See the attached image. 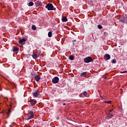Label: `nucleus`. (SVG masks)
Listing matches in <instances>:
<instances>
[{"label":"nucleus","instance_id":"nucleus-1","mask_svg":"<svg viewBox=\"0 0 127 127\" xmlns=\"http://www.w3.org/2000/svg\"><path fill=\"white\" fill-rule=\"evenodd\" d=\"M46 8H47L48 10H56V8L54 7L53 4L50 3L47 4L46 5Z\"/></svg>","mask_w":127,"mask_h":127},{"label":"nucleus","instance_id":"nucleus-2","mask_svg":"<svg viewBox=\"0 0 127 127\" xmlns=\"http://www.w3.org/2000/svg\"><path fill=\"white\" fill-rule=\"evenodd\" d=\"M94 60L91 57H88L84 59V62L85 63H90V62H93Z\"/></svg>","mask_w":127,"mask_h":127},{"label":"nucleus","instance_id":"nucleus-3","mask_svg":"<svg viewBox=\"0 0 127 127\" xmlns=\"http://www.w3.org/2000/svg\"><path fill=\"white\" fill-rule=\"evenodd\" d=\"M120 21H121V22H123V23H127V15L122 16L120 18Z\"/></svg>","mask_w":127,"mask_h":127},{"label":"nucleus","instance_id":"nucleus-4","mask_svg":"<svg viewBox=\"0 0 127 127\" xmlns=\"http://www.w3.org/2000/svg\"><path fill=\"white\" fill-rule=\"evenodd\" d=\"M59 82V77L58 76L55 77L54 78L52 79V83L53 84H57Z\"/></svg>","mask_w":127,"mask_h":127},{"label":"nucleus","instance_id":"nucleus-5","mask_svg":"<svg viewBox=\"0 0 127 127\" xmlns=\"http://www.w3.org/2000/svg\"><path fill=\"white\" fill-rule=\"evenodd\" d=\"M29 115H30V116L28 117V120H31V119H33V117H34V113H33V112L30 111L29 112Z\"/></svg>","mask_w":127,"mask_h":127},{"label":"nucleus","instance_id":"nucleus-6","mask_svg":"<svg viewBox=\"0 0 127 127\" xmlns=\"http://www.w3.org/2000/svg\"><path fill=\"white\" fill-rule=\"evenodd\" d=\"M35 4H36V6H42V3L39 0L36 1Z\"/></svg>","mask_w":127,"mask_h":127},{"label":"nucleus","instance_id":"nucleus-7","mask_svg":"<svg viewBox=\"0 0 127 127\" xmlns=\"http://www.w3.org/2000/svg\"><path fill=\"white\" fill-rule=\"evenodd\" d=\"M104 58L105 60H110V59H111V55L106 54L104 56Z\"/></svg>","mask_w":127,"mask_h":127},{"label":"nucleus","instance_id":"nucleus-8","mask_svg":"<svg viewBox=\"0 0 127 127\" xmlns=\"http://www.w3.org/2000/svg\"><path fill=\"white\" fill-rule=\"evenodd\" d=\"M40 93V92H39V91L37 90V91L33 93V96H34V97H38Z\"/></svg>","mask_w":127,"mask_h":127},{"label":"nucleus","instance_id":"nucleus-9","mask_svg":"<svg viewBox=\"0 0 127 127\" xmlns=\"http://www.w3.org/2000/svg\"><path fill=\"white\" fill-rule=\"evenodd\" d=\"M30 104L32 106H34V105L36 104V100L35 99H32L30 101Z\"/></svg>","mask_w":127,"mask_h":127},{"label":"nucleus","instance_id":"nucleus-10","mask_svg":"<svg viewBox=\"0 0 127 127\" xmlns=\"http://www.w3.org/2000/svg\"><path fill=\"white\" fill-rule=\"evenodd\" d=\"M25 41H26V40H25V39H22L19 41V43L21 45H23V42H25Z\"/></svg>","mask_w":127,"mask_h":127},{"label":"nucleus","instance_id":"nucleus-11","mask_svg":"<svg viewBox=\"0 0 127 127\" xmlns=\"http://www.w3.org/2000/svg\"><path fill=\"white\" fill-rule=\"evenodd\" d=\"M87 75H88V72L85 71V72H83L81 73L80 74V76L81 77H86L87 76Z\"/></svg>","mask_w":127,"mask_h":127},{"label":"nucleus","instance_id":"nucleus-12","mask_svg":"<svg viewBox=\"0 0 127 127\" xmlns=\"http://www.w3.org/2000/svg\"><path fill=\"white\" fill-rule=\"evenodd\" d=\"M19 51V49L16 47H13V52H17Z\"/></svg>","mask_w":127,"mask_h":127},{"label":"nucleus","instance_id":"nucleus-13","mask_svg":"<svg viewBox=\"0 0 127 127\" xmlns=\"http://www.w3.org/2000/svg\"><path fill=\"white\" fill-rule=\"evenodd\" d=\"M32 57L34 59H37V58H38V57H39V55H36L35 54H33L32 55Z\"/></svg>","mask_w":127,"mask_h":127},{"label":"nucleus","instance_id":"nucleus-14","mask_svg":"<svg viewBox=\"0 0 127 127\" xmlns=\"http://www.w3.org/2000/svg\"><path fill=\"white\" fill-rule=\"evenodd\" d=\"M40 79V76L39 75H36L35 77V80L36 81V82H38L39 81V79Z\"/></svg>","mask_w":127,"mask_h":127},{"label":"nucleus","instance_id":"nucleus-15","mask_svg":"<svg viewBox=\"0 0 127 127\" xmlns=\"http://www.w3.org/2000/svg\"><path fill=\"white\" fill-rule=\"evenodd\" d=\"M62 20L63 22H66L68 19H67V17L66 16H64L62 19Z\"/></svg>","mask_w":127,"mask_h":127},{"label":"nucleus","instance_id":"nucleus-16","mask_svg":"<svg viewBox=\"0 0 127 127\" xmlns=\"http://www.w3.org/2000/svg\"><path fill=\"white\" fill-rule=\"evenodd\" d=\"M114 117V115L113 114H110V115L106 116V119H112Z\"/></svg>","mask_w":127,"mask_h":127},{"label":"nucleus","instance_id":"nucleus-17","mask_svg":"<svg viewBox=\"0 0 127 127\" xmlns=\"http://www.w3.org/2000/svg\"><path fill=\"white\" fill-rule=\"evenodd\" d=\"M34 4V3L32 1H30L28 3V6H32Z\"/></svg>","mask_w":127,"mask_h":127},{"label":"nucleus","instance_id":"nucleus-18","mask_svg":"<svg viewBox=\"0 0 127 127\" xmlns=\"http://www.w3.org/2000/svg\"><path fill=\"white\" fill-rule=\"evenodd\" d=\"M48 35L49 37H52V32L51 31L49 32Z\"/></svg>","mask_w":127,"mask_h":127},{"label":"nucleus","instance_id":"nucleus-19","mask_svg":"<svg viewBox=\"0 0 127 127\" xmlns=\"http://www.w3.org/2000/svg\"><path fill=\"white\" fill-rule=\"evenodd\" d=\"M111 62L113 63V64H116V63H117V60L116 59H113Z\"/></svg>","mask_w":127,"mask_h":127},{"label":"nucleus","instance_id":"nucleus-20","mask_svg":"<svg viewBox=\"0 0 127 127\" xmlns=\"http://www.w3.org/2000/svg\"><path fill=\"white\" fill-rule=\"evenodd\" d=\"M32 29H33V30H36V26H35L34 25H33L32 26Z\"/></svg>","mask_w":127,"mask_h":127},{"label":"nucleus","instance_id":"nucleus-21","mask_svg":"<svg viewBox=\"0 0 127 127\" xmlns=\"http://www.w3.org/2000/svg\"><path fill=\"white\" fill-rule=\"evenodd\" d=\"M69 60H74V56H70L69 57Z\"/></svg>","mask_w":127,"mask_h":127},{"label":"nucleus","instance_id":"nucleus-22","mask_svg":"<svg viewBox=\"0 0 127 127\" xmlns=\"http://www.w3.org/2000/svg\"><path fill=\"white\" fill-rule=\"evenodd\" d=\"M10 112H11L10 109H8V112H7V115L8 117H9Z\"/></svg>","mask_w":127,"mask_h":127},{"label":"nucleus","instance_id":"nucleus-23","mask_svg":"<svg viewBox=\"0 0 127 127\" xmlns=\"http://www.w3.org/2000/svg\"><path fill=\"white\" fill-rule=\"evenodd\" d=\"M98 28H99V29H102V28H103V26H102L101 25H98Z\"/></svg>","mask_w":127,"mask_h":127},{"label":"nucleus","instance_id":"nucleus-24","mask_svg":"<svg viewBox=\"0 0 127 127\" xmlns=\"http://www.w3.org/2000/svg\"><path fill=\"white\" fill-rule=\"evenodd\" d=\"M104 103L106 104H111V103H112V101H105Z\"/></svg>","mask_w":127,"mask_h":127},{"label":"nucleus","instance_id":"nucleus-25","mask_svg":"<svg viewBox=\"0 0 127 127\" xmlns=\"http://www.w3.org/2000/svg\"><path fill=\"white\" fill-rule=\"evenodd\" d=\"M87 92H86V91H84L83 92V95H84L85 96H87Z\"/></svg>","mask_w":127,"mask_h":127},{"label":"nucleus","instance_id":"nucleus-26","mask_svg":"<svg viewBox=\"0 0 127 127\" xmlns=\"http://www.w3.org/2000/svg\"><path fill=\"white\" fill-rule=\"evenodd\" d=\"M41 54V51H39L38 52V55H39V56H40Z\"/></svg>","mask_w":127,"mask_h":127},{"label":"nucleus","instance_id":"nucleus-27","mask_svg":"<svg viewBox=\"0 0 127 127\" xmlns=\"http://www.w3.org/2000/svg\"><path fill=\"white\" fill-rule=\"evenodd\" d=\"M77 42V40H74L73 41H72L73 45H75V43L74 42Z\"/></svg>","mask_w":127,"mask_h":127},{"label":"nucleus","instance_id":"nucleus-28","mask_svg":"<svg viewBox=\"0 0 127 127\" xmlns=\"http://www.w3.org/2000/svg\"><path fill=\"white\" fill-rule=\"evenodd\" d=\"M113 111H114V109L109 110L110 112H113Z\"/></svg>","mask_w":127,"mask_h":127},{"label":"nucleus","instance_id":"nucleus-29","mask_svg":"<svg viewBox=\"0 0 127 127\" xmlns=\"http://www.w3.org/2000/svg\"><path fill=\"white\" fill-rule=\"evenodd\" d=\"M121 73H127V71H124L123 72H121Z\"/></svg>","mask_w":127,"mask_h":127},{"label":"nucleus","instance_id":"nucleus-30","mask_svg":"<svg viewBox=\"0 0 127 127\" xmlns=\"http://www.w3.org/2000/svg\"><path fill=\"white\" fill-rule=\"evenodd\" d=\"M63 106H66V103H63Z\"/></svg>","mask_w":127,"mask_h":127},{"label":"nucleus","instance_id":"nucleus-31","mask_svg":"<svg viewBox=\"0 0 127 127\" xmlns=\"http://www.w3.org/2000/svg\"><path fill=\"white\" fill-rule=\"evenodd\" d=\"M101 98H103V96H101Z\"/></svg>","mask_w":127,"mask_h":127}]
</instances>
